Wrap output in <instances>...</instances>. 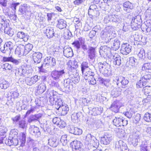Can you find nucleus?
Returning <instances> with one entry per match:
<instances>
[{
    "instance_id": "412c9836",
    "label": "nucleus",
    "mask_w": 151,
    "mask_h": 151,
    "mask_svg": "<svg viewBox=\"0 0 151 151\" xmlns=\"http://www.w3.org/2000/svg\"><path fill=\"white\" fill-rule=\"evenodd\" d=\"M12 44L11 42H9L5 43L3 47L1 48V51L4 53L8 52L10 53L12 49Z\"/></svg>"
},
{
    "instance_id": "338daca9",
    "label": "nucleus",
    "mask_w": 151,
    "mask_h": 151,
    "mask_svg": "<svg viewBox=\"0 0 151 151\" xmlns=\"http://www.w3.org/2000/svg\"><path fill=\"white\" fill-rule=\"evenodd\" d=\"M142 80V79L141 78L140 80L137 82L136 83L137 88H142L146 84Z\"/></svg>"
},
{
    "instance_id": "774afa93",
    "label": "nucleus",
    "mask_w": 151,
    "mask_h": 151,
    "mask_svg": "<svg viewBox=\"0 0 151 151\" xmlns=\"http://www.w3.org/2000/svg\"><path fill=\"white\" fill-rule=\"evenodd\" d=\"M26 53H28L32 49L33 45L30 44H28L24 46Z\"/></svg>"
},
{
    "instance_id": "a18cd8bd",
    "label": "nucleus",
    "mask_w": 151,
    "mask_h": 151,
    "mask_svg": "<svg viewBox=\"0 0 151 151\" xmlns=\"http://www.w3.org/2000/svg\"><path fill=\"white\" fill-rule=\"evenodd\" d=\"M4 27V32L5 34L9 35V36H12L13 35V32L12 29L9 27V25L7 26H3Z\"/></svg>"
},
{
    "instance_id": "680f3d73",
    "label": "nucleus",
    "mask_w": 151,
    "mask_h": 151,
    "mask_svg": "<svg viewBox=\"0 0 151 151\" xmlns=\"http://www.w3.org/2000/svg\"><path fill=\"white\" fill-rule=\"evenodd\" d=\"M129 64L132 66H134L137 64V60L134 57H131L129 58Z\"/></svg>"
},
{
    "instance_id": "69168bd1",
    "label": "nucleus",
    "mask_w": 151,
    "mask_h": 151,
    "mask_svg": "<svg viewBox=\"0 0 151 151\" xmlns=\"http://www.w3.org/2000/svg\"><path fill=\"white\" fill-rule=\"evenodd\" d=\"M50 66L48 65H47L46 63L44 62V63L39 68L40 71L42 72H45V70L47 71L46 69Z\"/></svg>"
},
{
    "instance_id": "6ab92c4d",
    "label": "nucleus",
    "mask_w": 151,
    "mask_h": 151,
    "mask_svg": "<svg viewBox=\"0 0 151 151\" xmlns=\"http://www.w3.org/2000/svg\"><path fill=\"white\" fill-rule=\"evenodd\" d=\"M46 89V84L43 83H41L36 87L35 91L36 95H38L43 93Z\"/></svg>"
},
{
    "instance_id": "f8f14e48",
    "label": "nucleus",
    "mask_w": 151,
    "mask_h": 151,
    "mask_svg": "<svg viewBox=\"0 0 151 151\" xmlns=\"http://www.w3.org/2000/svg\"><path fill=\"white\" fill-rule=\"evenodd\" d=\"M117 85L119 86L120 84H121L123 86L127 85L129 83V81L126 78L123 76H119L116 77L114 80Z\"/></svg>"
},
{
    "instance_id": "dca6fc26",
    "label": "nucleus",
    "mask_w": 151,
    "mask_h": 151,
    "mask_svg": "<svg viewBox=\"0 0 151 151\" xmlns=\"http://www.w3.org/2000/svg\"><path fill=\"white\" fill-rule=\"evenodd\" d=\"M82 144L79 141L75 140L70 143V146L73 151H81Z\"/></svg>"
},
{
    "instance_id": "4468645a",
    "label": "nucleus",
    "mask_w": 151,
    "mask_h": 151,
    "mask_svg": "<svg viewBox=\"0 0 151 151\" xmlns=\"http://www.w3.org/2000/svg\"><path fill=\"white\" fill-rule=\"evenodd\" d=\"M99 52L100 55L103 57H105L111 53V49L106 46H101L99 48Z\"/></svg>"
},
{
    "instance_id": "49530a36",
    "label": "nucleus",
    "mask_w": 151,
    "mask_h": 151,
    "mask_svg": "<svg viewBox=\"0 0 151 151\" xmlns=\"http://www.w3.org/2000/svg\"><path fill=\"white\" fill-rule=\"evenodd\" d=\"M142 91L145 95H151V86H146L143 87Z\"/></svg>"
},
{
    "instance_id": "4d7b16f0",
    "label": "nucleus",
    "mask_w": 151,
    "mask_h": 151,
    "mask_svg": "<svg viewBox=\"0 0 151 151\" xmlns=\"http://www.w3.org/2000/svg\"><path fill=\"white\" fill-rule=\"evenodd\" d=\"M142 70L143 71L146 70H150V72H151V63H144L142 67Z\"/></svg>"
},
{
    "instance_id": "a211bd4d",
    "label": "nucleus",
    "mask_w": 151,
    "mask_h": 151,
    "mask_svg": "<svg viewBox=\"0 0 151 151\" xmlns=\"http://www.w3.org/2000/svg\"><path fill=\"white\" fill-rule=\"evenodd\" d=\"M40 78V76L37 75L33 76L31 78L27 77L25 80L26 82L27 85L31 86L35 84Z\"/></svg>"
},
{
    "instance_id": "f257e3e1",
    "label": "nucleus",
    "mask_w": 151,
    "mask_h": 151,
    "mask_svg": "<svg viewBox=\"0 0 151 151\" xmlns=\"http://www.w3.org/2000/svg\"><path fill=\"white\" fill-rule=\"evenodd\" d=\"M58 93L53 90L51 91L48 95L49 101L56 109V111L63 105L62 99L58 96Z\"/></svg>"
},
{
    "instance_id": "4be33fe9",
    "label": "nucleus",
    "mask_w": 151,
    "mask_h": 151,
    "mask_svg": "<svg viewBox=\"0 0 151 151\" xmlns=\"http://www.w3.org/2000/svg\"><path fill=\"white\" fill-rule=\"evenodd\" d=\"M109 43L112 45L111 46V47L114 50L116 51L118 50L120 47V41L117 39L111 38Z\"/></svg>"
},
{
    "instance_id": "bb28decb",
    "label": "nucleus",
    "mask_w": 151,
    "mask_h": 151,
    "mask_svg": "<svg viewBox=\"0 0 151 151\" xmlns=\"http://www.w3.org/2000/svg\"><path fill=\"white\" fill-rule=\"evenodd\" d=\"M64 55L67 58L71 57L73 54L71 48L69 47H65L63 48Z\"/></svg>"
},
{
    "instance_id": "a878e982",
    "label": "nucleus",
    "mask_w": 151,
    "mask_h": 151,
    "mask_svg": "<svg viewBox=\"0 0 151 151\" xmlns=\"http://www.w3.org/2000/svg\"><path fill=\"white\" fill-rule=\"evenodd\" d=\"M69 110V109L68 106L63 104L59 110L56 111V112L60 115H65L67 113Z\"/></svg>"
},
{
    "instance_id": "6e6d98bb",
    "label": "nucleus",
    "mask_w": 151,
    "mask_h": 151,
    "mask_svg": "<svg viewBox=\"0 0 151 151\" xmlns=\"http://www.w3.org/2000/svg\"><path fill=\"white\" fill-rule=\"evenodd\" d=\"M124 93L126 94V96L129 99L132 100L134 98V94L129 90H125L124 92Z\"/></svg>"
},
{
    "instance_id": "393cba45",
    "label": "nucleus",
    "mask_w": 151,
    "mask_h": 151,
    "mask_svg": "<svg viewBox=\"0 0 151 151\" xmlns=\"http://www.w3.org/2000/svg\"><path fill=\"white\" fill-rule=\"evenodd\" d=\"M59 143V140L55 137H51L48 139V145L51 147H56Z\"/></svg>"
},
{
    "instance_id": "cd10ccee",
    "label": "nucleus",
    "mask_w": 151,
    "mask_h": 151,
    "mask_svg": "<svg viewBox=\"0 0 151 151\" xmlns=\"http://www.w3.org/2000/svg\"><path fill=\"white\" fill-rule=\"evenodd\" d=\"M33 58L35 63H40L42 57V54L39 52H35L32 54Z\"/></svg>"
},
{
    "instance_id": "13d9d810",
    "label": "nucleus",
    "mask_w": 151,
    "mask_h": 151,
    "mask_svg": "<svg viewBox=\"0 0 151 151\" xmlns=\"http://www.w3.org/2000/svg\"><path fill=\"white\" fill-rule=\"evenodd\" d=\"M9 86V82L5 80L2 81L1 83L0 84V87L2 88L6 89Z\"/></svg>"
},
{
    "instance_id": "39448f33",
    "label": "nucleus",
    "mask_w": 151,
    "mask_h": 151,
    "mask_svg": "<svg viewBox=\"0 0 151 151\" xmlns=\"http://www.w3.org/2000/svg\"><path fill=\"white\" fill-rule=\"evenodd\" d=\"M82 73L84 79L88 81L90 84L94 85L96 84V81L94 78L95 73L91 69H89Z\"/></svg>"
},
{
    "instance_id": "e433bc0d",
    "label": "nucleus",
    "mask_w": 151,
    "mask_h": 151,
    "mask_svg": "<svg viewBox=\"0 0 151 151\" xmlns=\"http://www.w3.org/2000/svg\"><path fill=\"white\" fill-rule=\"evenodd\" d=\"M78 63L76 60H74L71 62V64L68 65V69L71 72L76 71V69L78 67Z\"/></svg>"
},
{
    "instance_id": "2f4dec72",
    "label": "nucleus",
    "mask_w": 151,
    "mask_h": 151,
    "mask_svg": "<svg viewBox=\"0 0 151 151\" xmlns=\"http://www.w3.org/2000/svg\"><path fill=\"white\" fill-rule=\"evenodd\" d=\"M72 82L70 78H69L64 81V86L65 88V90L69 91L70 89V86H72Z\"/></svg>"
},
{
    "instance_id": "1a4fd4ad",
    "label": "nucleus",
    "mask_w": 151,
    "mask_h": 151,
    "mask_svg": "<svg viewBox=\"0 0 151 151\" xmlns=\"http://www.w3.org/2000/svg\"><path fill=\"white\" fill-rule=\"evenodd\" d=\"M88 14L91 18H96L99 15L98 9L95 4L90 5L88 10Z\"/></svg>"
},
{
    "instance_id": "b1692460",
    "label": "nucleus",
    "mask_w": 151,
    "mask_h": 151,
    "mask_svg": "<svg viewBox=\"0 0 151 151\" xmlns=\"http://www.w3.org/2000/svg\"><path fill=\"white\" fill-rule=\"evenodd\" d=\"M68 129L70 133L75 135H79L82 133L81 129L73 126L68 127Z\"/></svg>"
},
{
    "instance_id": "c03bdc74",
    "label": "nucleus",
    "mask_w": 151,
    "mask_h": 151,
    "mask_svg": "<svg viewBox=\"0 0 151 151\" xmlns=\"http://www.w3.org/2000/svg\"><path fill=\"white\" fill-rule=\"evenodd\" d=\"M9 21L6 19L4 16H0V24L3 26L9 25Z\"/></svg>"
},
{
    "instance_id": "ddd939ff",
    "label": "nucleus",
    "mask_w": 151,
    "mask_h": 151,
    "mask_svg": "<svg viewBox=\"0 0 151 151\" xmlns=\"http://www.w3.org/2000/svg\"><path fill=\"white\" fill-rule=\"evenodd\" d=\"M132 47L127 43H123L122 45L120 53L123 55H127L131 51Z\"/></svg>"
},
{
    "instance_id": "5701e85b",
    "label": "nucleus",
    "mask_w": 151,
    "mask_h": 151,
    "mask_svg": "<svg viewBox=\"0 0 151 151\" xmlns=\"http://www.w3.org/2000/svg\"><path fill=\"white\" fill-rule=\"evenodd\" d=\"M113 62L114 64L116 67L122 64L121 58L117 53H115L113 55Z\"/></svg>"
},
{
    "instance_id": "7ed1b4c3",
    "label": "nucleus",
    "mask_w": 151,
    "mask_h": 151,
    "mask_svg": "<svg viewBox=\"0 0 151 151\" xmlns=\"http://www.w3.org/2000/svg\"><path fill=\"white\" fill-rule=\"evenodd\" d=\"M99 70L100 72L105 76L109 77L111 75V71L110 69V65L106 62L98 63Z\"/></svg>"
},
{
    "instance_id": "473e14b6",
    "label": "nucleus",
    "mask_w": 151,
    "mask_h": 151,
    "mask_svg": "<svg viewBox=\"0 0 151 151\" xmlns=\"http://www.w3.org/2000/svg\"><path fill=\"white\" fill-rule=\"evenodd\" d=\"M30 132L33 135L36 137H39L41 135L39 128L37 127H32L30 129Z\"/></svg>"
},
{
    "instance_id": "8fccbe9b",
    "label": "nucleus",
    "mask_w": 151,
    "mask_h": 151,
    "mask_svg": "<svg viewBox=\"0 0 151 151\" xmlns=\"http://www.w3.org/2000/svg\"><path fill=\"white\" fill-rule=\"evenodd\" d=\"M141 151H148L147 142L145 141H142L140 145Z\"/></svg>"
},
{
    "instance_id": "ea45409f",
    "label": "nucleus",
    "mask_w": 151,
    "mask_h": 151,
    "mask_svg": "<svg viewBox=\"0 0 151 151\" xmlns=\"http://www.w3.org/2000/svg\"><path fill=\"white\" fill-rule=\"evenodd\" d=\"M111 22L116 24H119L121 22V20L119 16L116 15H110Z\"/></svg>"
},
{
    "instance_id": "0e129e2a",
    "label": "nucleus",
    "mask_w": 151,
    "mask_h": 151,
    "mask_svg": "<svg viewBox=\"0 0 151 151\" xmlns=\"http://www.w3.org/2000/svg\"><path fill=\"white\" fill-rule=\"evenodd\" d=\"M92 111L93 112L92 114L94 115L100 114L102 112L101 108H93Z\"/></svg>"
},
{
    "instance_id": "603ef678",
    "label": "nucleus",
    "mask_w": 151,
    "mask_h": 151,
    "mask_svg": "<svg viewBox=\"0 0 151 151\" xmlns=\"http://www.w3.org/2000/svg\"><path fill=\"white\" fill-rule=\"evenodd\" d=\"M81 69L82 73L90 69L88 68V64L86 62H83L81 65Z\"/></svg>"
},
{
    "instance_id": "864d4df0",
    "label": "nucleus",
    "mask_w": 151,
    "mask_h": 151,
    "mask_svg": "<svg viewBox=\"0 0 151 151\" xmlns=\"http://www.w3.org/2000/svg\"><path fill=\"white\" fill-rule=\"evenodd\" d=\"M124 145H126V143L122 140H120L116 142V143L115 147L116 148H120V150L122 149Z\"/></svg>"
},
{
    "instance_id": "f03ea898",
    "label": "nucleus",
    "mask_w": 151,
    "mask_h": 151,
    "mask_svg": "<svg viewBox=\"0 0 151 151\" xmlns=\"http://www.w3.org/2000/svg\"><path fill=\"white\" fill-rule=\"evenodd\" d=\"M27 127L25 121L22 120L19 122V130L21 132L19 134V142H21L20 146L22 147L24 146L26 142Z\"/></svg>"
},
{
    "instance_id": "aec40b11",
    "label": "nucleus",
    "mask_w": 151,
    "mask_h": 151,
    "mask_svg": "<svg viewBox=\"0 0 151 151\" xmlns=\"http://www.w3.org/2000/svg\"><path fill=\"white\" fill-rule=\"evenodd\" d=\"M131 24L132 29L134 30H137L141 27L140 21H138L137 17L132 18Z\"/></svg>"
},
{
    "instance_id": "9d476101",
    "label": "nucleus",
    "mask_w": 151,
    "mask_h": 151,
    "mask_svg": "<svg viewBox=\"0 0 151 151\" xmlns=\"http://www.w3.org/2000/svg\"><path fill=\"white\" fill-rule=\"evenodd\" d=\"M130 139L132 144L134 147L136 146L140 141V137L138 132H133L129 135Z\"/></svg>"
},
{
    "instance_id": "052dcab7",
    "label": "nucleus",
    "mask_w": 151,
    "mask_h": 151,
    "mask_svg": "<svg viewBox=\"0 0 151 151\" xmlns=\"http://www.w3.org/2000/svg\"><path fill=\"white\" fill-rule=\"evenodd\" d=\"M122 25L123 27L122 30L124 32L128 31L130 27L129 24L125 22H123Z\"/></svg>"
},
{
    "instance_id": "c85d7f7f",
    "label": "nucleus",
    "mask_w": 151,
    "mask_h": 151,
    "mask_svg": "<svg viewBox=\"0 0 151 151\" xmlns=\"http://www.w3.org/2000/svg\"><path fill=\"white\" fill-rule=\"evenodd\" d=\"M44 60L45 62L46 63L47 65H48L50 67H54L56 65V60L55 58L52 57H47Z\"/></svg>"
},
{
    "instance_id": "e2e57ef3",
    "label": "nucleus",
    "mask_w": 151,
    "mask_h": 151,
    "mask_svg": "<svg viewBox=\"0 0 151 151\" xmlns=\"http://www.w3.org/2000/svg\"><path fill=\"white\" fill-rule=\"evenodd\" d=\"M144 119L145 121L148 122H151V114L149 113H146L144 116Z\"/></svg>"
},
{
    "instance_id": "4c0bfd02",
    "label": "nucleus",
    "mask_w": 151,
    "mask_h": 151,
    "mask_svg": "<svg viewBox=\"0 0 151 151\" xmlns=\"http://www.w3.org/2000/svg\"><path fill=\"white\" fill-rule=\"evenodd\" d=\"M70 78L72 83L75 84H76L78 83L80 80L79 75L78 73H77L76 72L75 75L74 74L72 75Z\"/></svg>"
},
{
    "instance_id": "c9c22d12",
    "label": "nucleus",
    "mask_w": 151,
    "mask_h": 151,
    "mask_svg": "<svg viewBox=\"0 0 151 151\" xmlns=\"http://www.w3.org/2000/svg\"><path fill=\"white\" fill-rule=\"evenodd\" d=\"M57 27L60 29H62L66 27L67 26L66 22L63 19H59L58 21Z\"/></svg>"
},
{
    "instance_id": "3c124183",
    "label": "nucleus",
    "mask_w": 151,
    "mask_h": 151,
    "mask_svg": "<svg viewBox=\"0 0 151 151\" xmlns=\"http://www.w3.org/2000/svg\"><path fill=\"white\" fill-rule=\"evenodd\" d=\"M124 10H127V8L130 9H132L133 8V6L132 4L128 1H127L124 3L123 4Z\"/></svg>"
},
{
    "instance_id": "9b49d317",
    "label": "nucleus",
    "mask_w": 151,
    "mask_h": 151,
    "mask_svg": "<svg viewBox=\"0 0 151 151\" xmlns=\"http://www.w3.org/2000/svg\"><path fill=\"white\" fill-rule=\"evenodd\" d=\"M113 124L116 127L124 126L127 124V120L124 119L122 117H115L113 121Z\"/></svg>"
},
{
    "instance_id": "09e8293b",
    "label": "nucleus",
    "mask_w": 151,
    "mask_h": 151,
    "mask_svg": "<svg viewBox=\"0 0 151 151\" xmlns=\"http://www.w3.org/2000/svg\"><path fill=\"white\" fill-rule=\"evenodd\" d=\"M24 45L19 43V55L25 56L27 53H26Z\"/></svg>"
},
{
    "instance_id": "f3484780",
    "label": "nucleus",
    "mask_w": 151,
    "mask_h": 151,
    "mask_svg": "<svg viewBox=\"0 0 151 151\" xmlns=\"http://www.w3.org/2000/svg\"><path fill=\"white\" fill-rule=\"evenodd\" d=\"M121 106V104L119 101L117 100L114 101L112 103L109 109L113 111L115 113L118 112L119 108Z\"/></svg>"
},
{
    "instance_id": "7c9ffc66",
    "label": "nucleus",
    "mask_w": 151,
    "mask_h": 151,
    "mask_svg": "<svg viewBox=\"0 0 151 151\" xmlns=\"http://www.w3.org/2000/svg\"><path fill=\"white\" fill-rule=\"evenodd\" d=\"M88 58L91 60H93L95 56V48L90 47L87 51Z\"/></svg>"
},
{
    "instance_id": "f704fd0d",
    "label": "nucleus",
    "mask_w": 151,
    "mask_h": 151,
    "mask_svg": "<svg viewBox=\"0 0 151 151\" xmlns=\"http://www.w3.org/2000/svg\"><path fill=\"white\" fill-rule=\"evenodd\" d=\"M81 114L80 112L73 113L71 115L72 121L74 123H78L80 120V117Z\"/></svg>"
},
{
    "instance_id": "37998d69",
    "label": "nucleus",
    "mask_w": 151,
    "mask_h": 151,
    "mask_svg": "<svg viewBox=\"0 0 151 151\" xmlns=\"http://www.w3.org/2000/svg\"><path fill=\"white\" fill-rule=\"evenodd\" d=\"M149 73H147L142 78H141L144 82L146 84L149 82L150 79L151 78V72H149Z\"/></svg>"
},
{
    "instance_id": "72a5a7b5",
    "label": "nucleus",
    "mask_w": 151,
    "mask_h": 151,
    "mask_svg": "<svg viewBox=\"0 0 151 151\" xmlns=\"http://www.w3.org/2000/svg\"><path fill=\"white\" fill-rule=\"evenodd\" d=\"M45 33L48 38L52 37L54 36V32L52 27H48L45 30Z\"/></svg>"
},
{
    "instance_id": "a19ab883",
    "label": "nucleus",
    "mask_w": 151,
    "mask_h": 151,
    "mask_svg": "<svg viewBox=\"0 0 151 151\" xmlns=\"http://www.w3.org/2000/svg\"><path fill=\"white\" fill-rule=\"evenodd\" d=\"M70 137L66 135H62L60 139V142L63 146H65L69 141Z\"/></svg>"
},
{
    "instance_id": "2eb2a0df",
    "label": "nucleus",
    "mask_w": 151,
    "mask_h": 151,
    "mask_svg": "<svg viewBox=\"0 0 151 151\" xmlns=\"http://www.w3.org/2000/svg\"><path fill=\"white\" fill-rule=\"evenodd\" d=\"M98 81L102 85H104L106 86L109 90H111L114 88V86L111 84L109 79H104L100 77H99L98 78Z\"/></svg>"
},
{
    "instance_id": "6e6552de",
    "label": "nucleus",
    "mask_w": 151,
    "mask_h": 151,
    "mask_svg": "<svg viewBox=\"0 0 151 151\" xmlns=\"http://www.w3.org/2000/svg\"><path fill=\"white\" fill-rule=\"evenodd\" d=\"M32 71V68L29 66L24 65L19 68V75L21 77L26 76L28 75L31 73Z\"/></svg>"
},
{
    "instance_id": "20e7f679",
    "label": "nucleus",
    "mask_w": 151,
    "mask_h": 151,
    "mask_svg": "<svg viewBox=\"0 0 151 151\" xmlns=\"http://www.w3.org/2000/svg\"><path fill=\"white\" fill-rule=\"evenodd\" d=\"M112 32V29L109 27H106L101 34V38L102 42L106 43H109L112 38L111 35Z\"/></svg>"
},
{
    "instance_id": "c756f323",
    "label": "nucleus",
    "mask_w": 151,
    "mask_h": 151,
    "mask_svg": "<svg viewBox=\"0 0 151 151\" xmlns=\"http://www.w3.org/2000/svg\"><path fill=\"white\" fill-rule=\"evenodd\" d=\"M42 116V114H40L31 115L28 118V122L30 123L38 121V119L41 117Z\"/></svg>"
},
{
    "instance_id": "0eeeda50",
    "label": "nucleus",
    "mask_w": 151,
    "mask_h": 151,
    "mask_svg": "<svg viewBox=\"0 0 151 151\" xmlns=\"http://www.w3.org/2000/svg\"><path fill=\"white\" fill-rule=\"evenodd\" d=\"M65 74L64 70H54L51 73V77L53 80L59 81L62 79Z\"/></svg>"
},
{
    "instance_id": "de8ad7c7",
    "label": "nucleus",
    "mask_w": 151,
    "mask_h": 151,
    "mask_svg": "<svg viewBox=\"0 0 151 151\" xmlns=\"http://www.w3.org/2000/svg\"><path fill=\"white\" fill-rule=\"evenodd\" d=\"M19 42L23 41L24 42L27 41L28 39L27 36L23 32H19Z\"/></svg>"
},
{
    "instance_id": "423d86ee",
    "label": "nucleus",
    "mask_w": 151,
    "mask_h": 151,
    "mask_svg": "<svg viewBox=\"0 0 151 151\" xmlns=\"http://www.w3.org/2000/svg\"><path fill=\"white\" fill-rule=\"evenodd\" d=\"M85 140L86 144H90L95 147H98L99 145V140L95 137L90 134H88L86 135Z\"/></svg>"
},
{
    "instance_id": "bf43d9fd",
    "label": "nucleus",
    "mask_w": 151,
    "mask_h": 151,
    "mask_svg": "<svg viewBox=\"0 0 151 151\" xmlns=\"http://www.w3.org/2000/svg\"><path fill=\"white\" fill-rule=\"evenodd\" d=\"M109 91H111V94L113 97H116L119 95V92L116 88L114 87L113 88Z\"/></svg>"
},
{
    "instance_id": "79ce46f5",
    "label": "nucleus",
    "mask_w": 151,
    "mask_h": 151,
    "mask_svg": "<svg viewBox=\"0 0 151 151\" xmlns=\"http://www.w3.org/2000/svg\"><path fill=\"white\" fill-rule=\"evenodd\" d=\"M137 56L140 59L144 60L145 57V50L143 48L139 49L137 50Z\"/></svg>"
},
{
    "instance_id": "5fc2aeb1",
    "label": "nucleus",
    "mask_w": 151,
    "mask_h": 151,
    "mask_svg": "<svg viewBox=\"0 0 151 151\" xmlns=\"http://www.w3.org/2000/svg\"><path fill=\"white\" fill-rule=\"evenodd\" d=\"M88 0H75L73 2V3L76 6L83 4L84 5H86V2Z\"/></svg>"
},
{
    "instance_id": "58836bf2",
    "label": "nucleus",
    "mask_w": 151,
    "mask_h": 151,
    "mask_svg": "<svg viewBox=\"0 0 151 151\" xmlns=\"http://www.w3.org/2000/svg\"><path fill=\"white\" fill-rule=\"evenodd\" d=\"M112 137L109 136L105 135L104 137L101 138V143L104 145H107L109 143L112 139Z\"/></svg>"
}]
</instances>
